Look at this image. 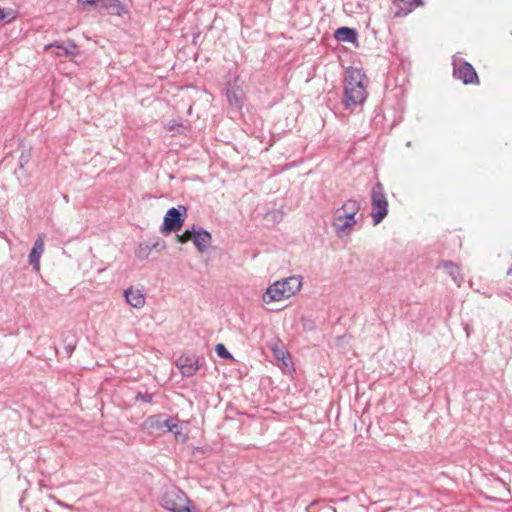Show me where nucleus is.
Masks as SVG:
<instances>
[{
    "label": "nucleus",
    "instance_id": "f257e3e1",
    "mask_svg": "<svg viewBox=\"0 0 512 512\" xmlns=\"http://www.w3.org/2000/svg\"><path fill=\"white\" fill-rule=\"evenodd\" d=\"M368 79L362 69L350 67L346 71L343 103L346 108L362 105L367 98Z\"/></svg>",
    "mask_w": 512,
    "mask_h": 512
},
{
    "label": "nucleus",
    "instance_id": "f03ea898",
    "mask_svg": "<svg viewBox=\"0 0 512 512\" xmlns=\"http://www.w3.org/2000/svg\"><path fill=\"white\" fill-rule=\"evenodd\" d=\"M303 284V278L300 275H293L271 284L264 294L262 300L264 303L278 302L288 299L298 293Z\"/></svg>",
    "mask_w": 512,
    "mask_h": 512
},
{
    "label": "nucleus",
    "instance_id": "7ed1b4c3",
    "mask_svg": "<svg viewBox=\"0 0 512 512\" xmlns=\"http://www.w3.org/2000/svg\"><path fill=\"white\" fill-rule=\"evenodd\" d=\"M371 213L373 224L378 225L388 214L389 203L382 183L377 182L371 189Z\"/></svg>",
    "mask_w": 512,
    "mask_h": 512
},
{
    "label": "nucleus",
    "instance_id": "20e7f679",
    "mask_svg": "<svg viewBox=\"0 0 512 512\" xmlns=\"http://www.w3.org/2000/svg\"><path fill=\"white\" fill-rule=\"evenodd\" d=\"M190 504L187 495L178 488L167 490L161 498L162 507L170 512H189Z\"/></svg>",
    "mask_w": 512,
    "mask_h": 512
},
{
    "label": "nucleus",
    "instance_id": "39448f33",
    "mask_svg": "<svg viewBox=\"0 0 512 512\" xmlns=\"http://www.w3.org/2000/svg\"><path fill=\"white\" fill-rule=\"evenodd\" d=\"M452 64L453 75L456 79L460 80L465 85L479 84L477 72L470 63L454 56Z\"/></svg>",
    "mask_w": 512,
    "mask_h": 512
},
{
    "label": "nucleus",
    "instance_id": "423d86ee",
    "mask_svg": "<svg viewBox=\"0 0 512 512\" xmlns=\"http://www.w3.org/2000/svg\"><path fill=\"white\" fill-rule=\"evenodd\" d=\"M142 427L150 431H160L164 428L167 431H173L178 427V419L175 417L164 418L163 414L151 415L144 421Z\"/></svg>",
    "mask_w": 512,
    "mask_h": 512
},
{
    "label": "nucleus",
    "instance_id": "0eeeda50",
    "mask_svg": "<svg viewBox=\"0 0 512 512\" xmlns=\"http://www.w3.org/2000/svg\"><path fill=\"white\" fill-rule=\"evenodd\" d=\"M183 213L180 212L177 208H170L163 220V225L161 227V232H178L184 223V216L186 214V208L181 206Z\"/></svg>",
    "mask_w": 512,
    "mask_h": 512
},
{
    "label": "nucleus",
    "instance_id": "6e6552de",
    "mask_svg": "<svg viewBox=\"0 0 512 512\" xmlns=\"http://www.w3.org/2000/svg\"><path fill=\"white\" fill-rule=\"evenodd\" d=\"M356 224V217H349L345 214H336L331 221V225L339 238L349 236Z\"/></svg>",
    "mask_w": 512,
    "mask_h": 512
},
{
    "label": "nucleus",
    "instance_id": "1a4fd4ad",
    "mask_svg": "<svg viewBox=\"0 0 512 512\" xmlns=\"http://www.w3.org/2000/svg\"><path fill=\"white\" fill-rule=\"evenodd\" d=\"M176 365L184 377H191L195 375L201 367L200 358L194 354L181 355L176 360Z\"/></svg>",
    "mask_w": 512,
    "mask_h": 512
},
{
    "label": "nucleus",
    "instance_id": "9d476101",
    "mask_svg": "<svg viewBox=\"0 0 512 512\" xmlns=\"http://www.w3.org/2000/svg\"><path fill=\"white\" fill-rule=\"evenodd\" d=\"M192 233H193V243L200 253L205 252L208 247L211 245L212 242V236L210 232L207 230L201 228V227H192Z\"/></svg>",
    "mask_w": 512,
    "mask_h": 512
},
{
    "label": "nucleus",
    "instance_id": "9b49d317",
    "mask_svg": "<svg viewBox=\"0 0 512 512\" xmlns=\"http://www.w3.org/2000/svg\"><path fill=\"white\" fill-rule=\"evenodd\" d=\"M44 237V234L39 235L28 256V262L36 272L40 270V259L44 252Z\"/></svg>",
    "mask_w": 512,
    "mask_h": 512
},
{
    "label": "nucleus",
    "instance_id": "f8f14e48",
    "mask_svg": "<svg viewBox=\"0 0 512 512\" xmlns=\"http://www.w3.org/2000/svg\"><path fill=\"white\" fill-rule=\"evenodd\" d=\"M421 4V0H394V16L404 17L411 13L416 7H418Z\"/></svg>",
    "mask_w": 512,
    "mask_h": 512
},
{
    "label": "nucleus",
    "instance_id": "ddd939ff",
    "mask_svg": "<svg viewBox=\"0 0 512 512\" xmlns=\"http://www.w3.org/2000/svg\"><path fill=\"white\" fill-rule=\"evenodd\" d=\"M126 302L134 308H142L145 305V294L140 289L129 287L124 291Z\"/></svg>",
    "mask_w": 512,
    "mask_h": 512
},
{
    "label": "nucleus",
    "instance_id": "4468645a",
    "mask_svg": "<svg viewBox=\"0 0 512 512\" xmlns=\"http://www.w3.org/2000/svg\"><path fill=\"white\" fill-rule=\"evenodd\" d=\"M50 48L56 49L54 52L56 56L74 57L77 54V46L73 41H71L68 46H62L58 42L50 43L44 46L45 50Z\"/></svg>",
    "mask_w": 512,
    "mask_h": 512
},
{
    "label": "nucleus",
    "instance_id": "2eb2a0df",
    "mask_svg": "<svg viewBox=\"0 0 512 512\" xmlns=\"http://www.w3.org/2000/svg\"><path fill=\"white\" fill-rule=\"evenodd\" d=\"M98 6L111 15L121 16L126 13L125 6L119 0H99Z\"/></svg>",
    "mask_w": 512,
    "mask_h": 512
},
{
    "label": "nucleus",
    "instance_id": "dca6fc26",
    "mask_svg": "<svg viewBox=\"0 0 512 512\" xmlns=\"http://www.w3.org/2000/svg\"><path fill=\"white\" fill-rule=\"evenodd\" d=\"M437 268H443L446 271V273L452 278V280L457 284L458 287L461 285L463 277L460 273L459 267L454 262L445 261L442 264H439Z\"/></svg>",
    "mask_w": 512,
    "mask_h": 512
},
{
    "label": "nucleus",
    "instance_id": "f3484780",
    "mask_svg": "<svg viewBox=\"0 0 512 512\" xmlns=\"http://www.w3.org/2000/svg\"><path fill=\"white\" fill-rule=\"evenodd\" d=\"M361 204L356 199H348L340 208L336 210V214H345L349 217H356L360 211Z\"/></svg>",
    "mask_w": 512,
    "mask_h": 512
},
{
    "label": "nucleus",
    "instance_id": "a211bd4d",
    "mask_svg": "<svg viewBox=\"0 0 512 512\" xmlns=\"http://www.w3.org/2000/svg\"><path fill=\"white\" fill-rule=\"evenodd\" d=\"M334 37L338 41L354 43L357 40V32L352 28L340 27L335 31Z\"/></svg>",
    "mask_w": 512,
    "mask_h": 512
},
{
    "label": "nucleus",
    "instance_id": "6ab92c4d",
    "mask_svg": "<svg viewBox=\"0 0 512 512\" xmlns=\"http://www.w3.org/2000/svg\"><path fill=\"white\" fill-rule=\"evenodd\" d=\"M226 97L231 106H234L236 108H241L243 105V93L242 89L237 88H231L226 90Z\"/></svg>",
    "mask_w": 512,
    "mask_h": 512
},
{
    "label": "nucleus",
    "instance_id": "aec40b11",
    "mask_svg": "<svg viewBox=\"0 0 512 512\" xmlns=\"http://www.w3.org/2000/svg\"><path fill=\"white\" fill-rule=\"evenodd\" d=\"M215 351L217 355L224 359H231L232 355L231 353L226 349V347L223 344H217L215 347Z\"/></svg>",
    "mask_w": 512,
    "mask_h": 512
},
{
    "label": "nucleus",
    "instance_id": "412c9836",
    "mask_svg": "<svg viewBox=\"0 0 512 512\" xmlns=\"http://www.w3.org/2000/svg\"><path fill=\"white\" fill-rule=\"evenodd\" d=\"M171 432L174 434V438L178 442L184 443L188 439L187 434L183 433L181 428H179L177 431L173 430Z\"/></svg>",
    "mask_w": 512,
    "mask_h": 512
},
{
    "label": "nucleus",
    "instance_id": "4be33fe9",
    "mask_svg": "<svg viewBox=\"0 0 512 512\" xmlns=\"http://www.w3.org/2000/svg\"><path fill=\"white\" fill-rule=\"evenodd\" d=\"M136 399L145 403H150L152 401V395L148 393H138Z\"/></svg>",
    "mask_w": 512,
    "mask_h": 512
},
{
    "label": "nucleus",
    "instance_id": "5701e85b",
    "mask_svg": "<svg viewBox=\"0 0 512 512\" xmlns=\"http://www.w3.org/2000/svg\"><path fill=\"white\" fill-rule=\"evenodd\" d=\"M192 230L189 231V230H186L182 235H179L178 238H179V241L182 242V243H185L187 241H189L191 239V235H192Z\"/></svg>",
    "mask_w": 512,
    "mask_h": 512
},
{
    "label": "nucleus",
    "instance_id": "b1692460",
    "mask_svg": "<svg viewBox=\"0 0 512 512\" xmlns=\"http://www.w3.org/2000/svg\"><path fill=\"white\" fill-rule=\"evenodd\" d=\"M78 3L86 6V5H99V0H78Z\"/></svg>",
    "mask_w": 512,
    "mask_h": 512
},
{
    "label": "nucleus",
    "instance_id": "393cba45",
    "mask_svg": "<svg viewBox=\"0 0 512 512\" xmlns=\"http://www.w3.org/2000/svg\"><path fill=\"white\" fill-rule=\"evenodd\" d=\"M7 18V14L5 13L4 9L0 7V21H5Z\"/></svg>",
    "mask_w": 512,
    "mask_h": 512
},
{
    "label": "nucleus",
    "instance_id": "a878e982",
    "mask_svg": "<svg viewBox=\"0 0 512 512\" xmlns=\"http://www.w3.org/2000/svg\"><path fill=\"white\" fill-rule=\"evenodd\" d=\"M176 126H181V124L173 121V123L169 125V130H173Z\"/></svg>",
    "mask_w": 512,
    "mask_h": 512
},
{
    "label": "nucleus",
    "instance_id": "bb28decb",
    "mask_svg": "<svg viewBox=\"0 0 512 512\" xmlns=\"http://www.w3.org/2000/svg\"><path fill=\"white\" fill-rule=\"evenodd\" d=\"M189 512H199V511H197L196 509H194L193 507H191V505H189Z\"/></svg>",
    "mask_w": 512,
    "mask_h": 512
},
{
    "label": "nucleus",
    "instance_id": "cd10ccee",
    "mask_svg": "<svg viewBox=\"0 0 512 512\" xmlns=\"http://www.w3.org/2000/svg\"><path fill=\"white\" fill-rule=\"evenodd\" d=\"M508 275H512V266L507 271Z\"/></svg>",
    "mask_w": 512,
    "mask_h": 512
},
{
    "label": "nucleus",
    "instance_id": "c85d7f7f",
    "mask_svg": "<svg viewBox=\"0 0 512 512\" xmlns=\"http://www.w3.org/2000/svg\"><path fill=\"white\" fill-rule=\"evenodd\" d=\"M180 427V425L178 424V427L177 428H174V431H177Z\"/></svg>",
    "mask_w": 512,
    "mask_h": 512
}]
</instances>
